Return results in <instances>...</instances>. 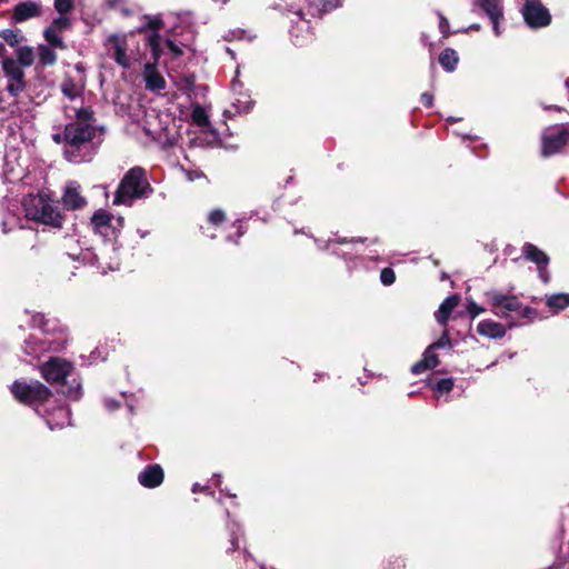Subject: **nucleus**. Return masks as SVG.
Masks as SVG:
<instances>
[{
  "label": "nucleus",
  "instance_id": "1",
  "mask_svg": "<svg viewBox=\"0 0 569 569\" xmlns=\"http://www.w3.org/2000/svg\"><path fill=\"white\" fill-rule=\"evenodd\" d=\"M94 121L92 109L81 107L76 110L74 119L66 126L63 154L69 162L82 163L93 159L99 144L93 141L98 133Z\"/></svg>",
  "mask_w": 569,
  "mask_h": 569
},
{
  "label": "nucleus",
  "instance_id": "2",
  "mask_svg": "<svg viewBox=\"0 0 569 569\" xmlns=\"http://www.w3.org/2000/svg\"><path fill=\"white\" fill-rule=\"evenodd\" d=\"M152 191L146 170L133 167L121 179L114 193L113 204L131 207L136 200L148 198Z\"/></svg>",
  "mask_w": 569,
  "mask_h": 569
},
{
  "label": "nucleus",
  "instance_id": "3",
  "mask_svg": "<svg viewBox=\"0 0 569 569\" xmlns=\"http://www.w3.org/2000/svg\"><path fill=\"white\" fill-rule=\"evenodd\" d=\"M73 366L69 361L60 358H50L47 362L41 366L42 377L51 383H63L67 385V378L71 376ZM66 397L72 400L80 399L81 383L73 379L69 386L61 391Z\"/></svg>",
  "mask_w": 569,
  "mask_h": 569
},
{
  "label": "nucleus",
  "instance_id": "4",
  "mask_svg": "<svg viewBox=\"0 0 569 569\" xmlns=\"http://www.w3.org/2000/svg\"><path fill=\"white\" fill-rule=\"evenodd\" d=\"M490 311L499 318L509 320L515 317L530 318L535 310L525 307L519 298L515 295H506L499 290H490L486 292Z\"/></svg>",
  "mask_w": 569,
  "mask_h": 569
},
{
  "label": "nucleus",
  "instance_id": "5",
  "mask_svg": "<svg viewBox=\"0 0 569 569\" xmlns=\"http://www.w3.org/2000/svg\"><path fill=\"white\" fill-rule=\"evenodd\" d=\"M26 217L53 228H61L63 216L58 208L43 196H29L23 201Z\"/></svg>",
  "mask_w": 569,
  "mask_h": 569
},
{
  "label": "nucleus",
  "instance_id": "6",
  "mask_svg": "<svg viewBox=\"0 0 569 569\" xmlns=\"http://www.w3.org/2000/svg\"><path fill=\"white\" fill-rule=\"evenodd\" d=\"M11 392L18 401L34 407L38 412V407L51 397V390L38 380H16L11 386Z\"/></svg>",
  "mask_w": 569,
  "mask_h": 569
},
{
  "label": "nucleus",
  "instance_id": "7",
  "mask_svg": "<svg viewBox=\"0 0 569 569\" xmlns=\"http://www.w3.org/2000/svg\"><path fill=\"white\" fill-rule=\"evenodd\" d=\"M1 67L8 79L7 91L12 97H17L26 88L23 68L12 58H3Z\"/></svg>",
  "mask_w": 569,
  "mask_h": 569
},
{
  "label": "nucleus",
  "instance_id": "8",
  "mask_svg": "<svg viewBox=\"0 0 569 569\" xmlns=\"http://www.w3.org/2000/svg\"><path fill=\"white\" fill-rule=\"evenodd\" d=\"M569 144V129L566 127L551 128L542 136L541 154L550 157L562 151Z\"/></svg>",
  "mask_w": 569,
  "mask_h": 569
},
{
  "label": "nucleus",
  "instance_id": "9",
  "mask_svg": "<svg viewBox=\"0 0 569 569\" xmlns=\"http://www.w3.org/2000/svg\"><path fill=\"white\" fill-rule=\"evenodd\" d=\"M521 12L526 23L531 28H542L551 21L548 9L536 0H527Z\"/></svg>",
  "mask_w": 569,
  "mask_h": 569
},
{
  "label": "nucleus",
  "instance_id": "10",
  "mask_svg": "<svg viewBox=\"0 0 569 569\" xmlns=\"http://www.w3.org/2000/svg\"><path fill=\"white\" fill-rule=\"evenodd\" d=\"M475 4L486 13L492 23L493 33L499 37L500 22L503 20L502 0H475Z\"/></svg>",
  "mask_w": 569,
  "mask_h": 569
},
{
  "label": "nucleus",
  "instance_id": "11",
  "mask_svg": "<svg viewBox=\"0 0 569 569\" xmlns=\"http://www.w3.org/2000/svg\"><path fill=\"white\" fill-rule=\"evenodd\" d=\"M107 46L109 51L112 52V58L117 64L124 69L130 68V59L127 56L128 43L126 34H110L107 39Z\"/></svg>",
  "mask_w": 569,
  "mask_h": 569
},
{
  "label": "nucleus",
  "instance_id": "12",
  "mask_svg": "<svg viewBox=\"0 0 569 569\" xmlns=\"http://www.w3.org/2000/svg\"><path fill=\"white\" fill-rule=\"evenodd\" d=\"M296 19L291 20L290 36L296 46H303L311 40L309 21L303 17L301 10L295 12Z\"/></svg>",
  "mask_w": 569,
  "mask_h": 569
},
{
  "label": "nucleus",
  "instance_id": "13",
  "mask_svg": "<svg viewBox=\"0 0 569 569\" xmlns=\"http://www.w3.org/2000/svg\"><path fill=\"white\" fill-rule=\"evenodd\" d=\"M113 217L104 210H98L91 218L93 230L106 239L116 237L117 228L112 224Z\"/></svg>",
  "mask_w": 569,
  "mask_h": 569
},
{
  "label": "nucleus",
  "instance_id": "14",
  "mask_svg": "<svg viewBox=\"0 0 569 569\" xmlns=\"http://www.w3.org/2000/svg\"><path fill=\"white\" fill-rule=\"evenodd\" d=\"M41 4L36 1L19 2L12 10L11 19L14 23H21L41 16Z\"/></svg>",
  "mask_w": 569,
  "mask_h": 569
},
{
  "label": "nucleus",
  "instance_id": "15",
  "mask_svg": "<svg viewBox=\"0 0 569 569\" xmlns=\"http://www.w3.org/2000/svg\"><path fill=\"white\" fill-rule=\"evenodd\" d=\"M62 204L67 210L81 209L87 204L86 198L80 192V186L76 181L68 182L62 196Z\"/></svg>",
  "mask_w": 569,
  "mask_h": 569
},
{
  "label": "nucleus",
  "instance_id": "16",
  "mask_svg": "<svg viewBox=\"0 0 569 569\" xmlns=\"http://www.w3.org/2000/svg\"><path fill=\"white\" fill-rule=\"evenodd\" d=\"M161 26L162 21L159 18H149L147 26L139 29V32L144 31L146 28L151 30V33L147 37V43L150 47L156 61L161 54L160 34L158 33Z\"/></svg>",
  "mask_w": 569,
  "mask_h": 569
},
{
  "label": "nucleus",
  "instance_id": "17",
  "mask_svg": "<svg viewBox=\"0 0 569 569\" xmlns=\"http://www.w3.org/2000/svg\"><path fill=\"white\" fill-rule=\"evenodd\" d=\"M71 411L66 406L57 407L52 412L46 416V422L51 430L61 429L71 422Z\"/></svg>",
  "mask_w": 569,
  "mask_h": 569
},
{
  "label": "nucleus",
  "instance_id": "18",
  "mask_svg": "<svg viewBox=\"0 0 569 569\" xmlns=\"http://www.w3.org/2000/svg\"><path fill=\"white\" fill-rule=\"evenodd\" d=\"M138 480L146 488H156L163 481V470L159 465L148 466L139 473Z\"/></svg>",
  "mask_w": 569,
  "mask_h": 569
},
{
  "label": "nucleus",
  "instance_id": "19",
  "mask_svg": "<svg viewBox=\"0 0 569 569\" xmlns=\"http://www.w3.org/2000/svg\"><path fill=\"white\" fill-rule=\"evenodd\" d=\"M459 295H451L441 302L439 309L435 313L436 320L439 325L447 327L450 313L459 305Z\"/></svg>",
  "mask_w": 569,
  "mask_h": 569
},
{
  "label": "nucleus",
  "instance_id": "20",
  "mask_svg": "<svg viewBox=\"0 0 569 569\" xmlns=\"http://www.w3.org/2000/svg\"><path fill=\"white\" fill-rule=\"evenodd\" d=\"M146 88L150 91H160L166 88L164 78L157 71L153 64L147 63L143 71Z\"/></svg>",
  "mask_w": 569,
  "mask_h": 569
},
{
  "label": "nucleus",
  "instance_id": "21",
  "mask_svg": "<svg viewBox=\"0 0 569 569\" xmlns=\"http://www.w3.org/2000/svg\"><path fill=\"white\" fill-rule=\"evenodd\" d=\"M477 331L479 335L490 339H499L506 335L505 327L493 320H482L478 323Z\"/></svg>",
  "mask_w": 569,
  "mask_h": 569
},
{
  "label": "nucleus",
  "instance_id": "22",
  "mask_svg": "<svg viewBox=\"0 0 569 569\" xmlns=\"http://www.w3.org/2000/svg\"><path fill=\"white\" fill-rule=\"evenodd\" d=\"M522 256L527 260L536 263L537 267L548 266L549 260H550L546 252H543L537 246H535V244H532L530 242H526L522 246Z\"/></svg>",
  "mask_w": 569,
  "mask_h": 569
},
{
  "label": "nucleus",
  "instance_id": "23",
  "mask_svg": "<svg viewBox=\"0 0 569 569\" xmlns=\"http://www.w3.org/2000/svg\"><path fill=\"white\" fill-rule=\"evenodd\" d=\"M308 1V12L312 17H320L326 12H329L340 6L338 0H319V1Z\"/></svg>",
  "mask_w": 569,
  "mask_h": 569
},
{
  "label": "nucleus",
  "instance_id": "24",
  "mask_svg": "<svg viewBox=\"0 0 569 569\" xmlns=\"http://www.w3.org/2000/svg\"><path fill=\"white\" fill-rule=\"evenodd\" d=\"M49 341H40L38 338L30 336L24 340L23 351L31 357H39L40 353L49 349Z\"/></svg>",
  "mask_w": 569,
  "mask_h": 569
},
{
  "label": "nucleus",
  "instance_id": "25",
  "mask_svg": "<svg viewBox=\"0 0 569 569\" xmlns=\"http://www.w3.org/2000/svg\"><path fill=\"white\" fill-rule=\"evenodd\" d=\"M459 58L458 53L451 49H445L439 56V63L447 72H452L456 70Z\"/></svg>",
  "mask_w": 569,
  "mask_h": 569
},
{
  "label": "nucleus",
  "instance_id": "26",
  "mask_svg": "<svg viewBox=\"0 0 569 569\" xmlns=\"http://www.w3.org/2000/svg\"><path fill=\"white\" fill-rule=\"evenodd\" d=\"M61 92L70 100H74L82 93V86L78 84L71 77L67 76L61 82Z\"/></svg>",
  "mask_w": 569,
  "mask_h": 569
},
{
  "label": "nucleus",
  "instance_id": "27",
  "mask_svg": "<svg viewBox=\"0 0 569 569\" xmlns=\"http://www.w3.org/2000/svg\"><path fill=\"white\" fill-rule=\"evenodd\" d=\"M16 54H17L16 61L19 62V64L22 68L32 66V63L34 61V51L31 47H28V46L19 47L16 51Z\"/></svg>",
  "mask_w": 569,
  "mask_h": 569
},
{
  "label": "nucleus",
  "instance_id": "28",
  "mask_svg": "<svg viewBox=\"0 0 569 569\" xmlns=\"http://www.w3.org/2000/svg\"><path fill=\"white\" fill-rule=\"evenodd\" d=\"M547 306L558 310L566 309L569 307V295L568 293H555L547 298Z\"/></svg>",
  "mask_w": 569,
  "mask_h": 569
},
{
  "label": "nucleus",
  "instance_id": "29",
  "mask_svg": "<svg viewBox=\"0 0 569 569\" xmlns=\"http://www.w3.org/2000/svg\"><path fill=\"white\" fill-rule=\"evenodd\" d=\"M0 38H2L10 47H17L23 40L20 31L12 29L1 30Z\"/></svg>",
  "mask_w": 569,
  "mask_h": 569
},
{
  "label": "nucleus",
  "instance_id": "30",
  "mask_svg": "<svg viewBox=\"0 0 569 569\" xmlns=\"http://www.w3.org/2000/svg\"><path fill=\"white\" fill-rule=\"evenodd\" d=\"M39 61L42 66H52L57 61L56 52L48 46L39 47Z\"/></svg>",
  "mask_w": 569,
  "mask_h": 569
},
{
  "label": "nucleus",
  "instance_id": "31",
  "mask_svg": "<svg viewBox=\"0 0 569 569\" xmlns=\"http://www.w3.org/2000/svg\"><path fill=\"white\" fill-rule=\"evenodd\" d=\"M192 121L199 127H206L209 124V116L204 108L196 106L191 113Z\"/></svg>",
  "mask_w": 569,
  "mask_h": 569
},
{
  "label": "nucleus",
  "instance_id": "32",
  "mask_svg": "<svg viewBox=\"0 0 569 569\" xmlns=\"http://www.w3.org/2000/svg\"><path fill=\"white\" fill-rule=\"evenodd\" d=\"M30 326L32 328H38L46 333L53 330V328L49 327V320H46L42 313L32 315L30 319Z\"/></svg>",
  "mask_w": 569,
  "mask_h": 569
},
{
  "label": "nucleus",
  "instance_id": "33",
  "mask_svg": "<svg viewBox=\"0 0 569 569\" xmlns=\"http://www.w3.org/2000/svg\"><path fill=\"white\" fill-rule=\"evenodd\" d=\"M43 36L51 46L60 49L66 48L62 38L57 33V31L53 28L46 29Z\"/></svg>",
  "mask_w": 569,
  "mask_h": 569
},
{
  "label": "nucleus",
  "instance_id": "34",
  "mask_svg": "<svg viewBox=\"0 0 569 569\" xmlns=\"http://www.w3.org/2000/svg\"><path fill=\"white\" fill-rule=\"evenodd\" d=\"M421 360L428 369L435 368L439 362L438 356L433 352V349L430 346L426 349Z\"/></svg>",
  "mask_w": 569,
  "mask_h": 569
},
{
  "label": "nucleus",
  "instance_id": "35",
  "mask_svg": "<svg viewBox=\"0 0 569 569\" xmlns=\"http://www.w3.org/2000/svg\"><path fill=\"white\" fill-rule=\"evenodd\" d=\"M73 8V0H54V9L60 14H66Z\"/></svg>",
  "mask_w": 569,
  "mask_h": 569
},
{
  "label": "nucleus",
  "instance_id": "36",
  "mask_svg": "<svg viewBox=\"0 0 569 569\" xmlns=\"http://www.w3.org/2000/svg\"><path fill=\"white\" fill-rule=\"evenodd\" d=\"M430 347L432 349H440V348H445V347H451V342H450V338H449V331H448V329L446 327H445V330H443L441 337L439 338V340L433 342L432 345H430Z\"/></svg>",
  "mask_w": 569,
  "mask_h": 569
},
{
  "label": "nucleus",
  "instance_id": "37",
  "mask_svg": "<svg viewBox=\"0 0 569 569\" xmlns=\"http://www.w3.org/2000/svg\"><path fill=\"white\" fill-rule=\"evenodd\" d=\"M453 388V380L451 378H443V379H440L435 389L439 392H450Z\"/></svg>",
  "mask_w": 569,
  "mask_h": 569
},
{
  "label": "nucleus",
  "instance_id": "38",
  "mask_svg": "<svg viewBox=\"0 0 569 569\" xmlns=\"http://www.w3.org/2000/svg\"><path fill=\"white\" fill-rule=\"evenodd\" d=\"M380 280L385 286H391L396 280V274L392 269L385 268L380 273Z\"/></svg>",
  "mask_w": 569,
  "mask_h": 569
},
{
  "label": "nucleus",
  "instance_id": "39",
  "mask_svg": "<svg viewBox=\"0 0 569 569\" xmlns=\"http://www.w3.org/2000/svg\"><path fill=\"white\" fill-rule=\"evenodd\" d=\"M467 311L471 316L472 319H475L480 313L485 312V309L477 305L473 300L467 301Z\"/></svg>",
  "mask_w": 569,
  "mask_h": 569
},
{
  "label": "nucleus",
  "instance_id": "40",
  "mask_svg": "<svg viewBox=\"0 0 569 569\" xmlns=\"http://www.w3.org/2000/svg\"><path fill=\"white\" fill-rule=\"evenodd\" d=\"M224 220V212L220 209H214L209 214V222L213 226L222 223Z\"/></svg>",
  "mask_w": 569,
  "mask_h": 569
},
{
  "label": "nucleus",
  "instance_id": "41",
  "mask_svg": "<svg viewBox=\"0 0 569 569\" xmlns=\"http://www.w3.org/2000/svg\"><path fill=\"white\" fill-rule=\"evenodd\" d=\"M53 26L60 28V29H66L70 26V20L69 18L67 17H59L57 19L53 20Z\"/></svg>",
  "mask_w": 569,
  "mask_h": 569
},
{
  "label": "nucleus",
  "instance_id": "42",
  "mask_svg": "<svg viewBox=\"0 0 569 569\" xmlns=\"http://www.w3.org/2000/svg\"><path fill=\"white\" fill-rule=\"evenodd\" d=\"M538 273H539V278L545 282H549V279H550V274H549V271L547 270V266H540L538 267Z\"/></svg>",
  "mask_w": 569,
  "mask_h": 569
},
{
  "label": "nucleus",
  "instance_id": "43",
  "mask_svg": "<svg viewBox=\"0 0 569 569\" xmlns=\"http://www.w3.org/2000/svg\"><path fill=\"white\" fill-rule=\"evenodd\" d=\"M439 29H440V32L446 37L448 36V29H449V22L448 20L440 16V20H439Z\"/></svg>",
  "mask_w": 569,
  "mask_h": 569
},
{
  "label": "nucleus",
  "instance_id": "44",
  "mask_svg": "<svg viewBox=\"0 0 569 569\" xmlns=\"http://www.w3.org/2000/svg\"><path fill=\"white\" fill-rule=\"evenodd\" d=\"M104 406L109 411H114L120 407V403L114 399L107 398L104 399Z\"/></svg>",
  "mask_w": 569,
  "mask_h": 569
},
{
  "label": "nucleus",
  "instance_id": "45",
  "mask_svg": "<svg viewBox=\"0 0 569 569\" xmlns=\"http://www.w3.org/2000/svg\"><path fill=\"white\" fill-rule=\"evenodd\" d=\"M428 368L425 366V363L422 362V360L418 361L417 363H415L411 368V371L412 373L415 375H420L425 370H427Z\"/></svg>",
  "mask_w": 569,
  "mask_h": 569
},
{
  "label": "nucleus",
  "instance_id": "46",
  "mask_svg": "<svg viewBox=\"0 0 569 569\" xmlns=\"http://www.w3.org/2000/svg\"><path fill=\"white\" fill-rule=\"evenodd\" d=\"M421 102L427 107L430 108L433 104V97L432 94L428 92H423L421 94Z\"/></svg>",
  "mask_w": 569,
  "mask_h": 569
},
{
  "label": "nucleus",
  "instance_id": "47",
  "mask_svg": "<svg viewBox=\"0 0 569 569\" xmlns=\"http://www.w3.org/2000/svg\"><path fill=\"white\" fill-rule=\"evenodd\" d=\"M166 42H167L168 48L170 49V51L173 52L174 56H180L182 53L180 48L173 41L167 40Z\"/></svg>",
  "mask_w": 569,
  "mask_h": 569
},
{
  "label": "nucleus",
  "instance_id": "48",
  "mask_svg": "<svg viewBox=\"0 0 569 569\" xmlns=\"http://www.w3.org/2000/svg\"><path fill=\"white\" fill-rule=\"evenodd\" d=\"M6 52H7V50H6L4 43L0 42V58H1V61H3V58H7L6 57Z\"/></svg>",
  "mask_w": 569,
  "mask_h": 569
},
{
  "label": "nucleus",
  "instance_id": "49",
  "mask_svg": "<svg viewBox=\"0 0 569 569\" xmlns=\"http://www.w3.org/2000/svg\"><path fill=\"white\" fill-rule=\"evenodd\" d=\"M206 488L204 487H201L199 483H194L192 486V492L193 493H197V492H200V491H203Z\"/></svg>",
  "mask_w": 569,
  "mask_h": 569
},
{
  "label": "nucleus",
  "instance_id": "50",
  "mask_svg": "<svg viewBox=\"0 0 569 569\" xmlns=\"http://www.w3.org/2000/svg\"><path fill=\"white\" fill-rule=\"evenodd\" d=\"M231 545H232L233 550H236L238 548V542L233 535L231 536Z\"/></svg>",
  "mask_w": 569,
  "mask_h": 569
},
{
  "label": "nucleus",
  "instance_id": "51",
  "mask_svg": "<svg viewBox=\"0 0 569 569\" xmlns=\"http://www.w3.org/2000/svg\"><path fill=\"white\" fill-rule=\"evenodd\" d=\"M238 86H239V81H238L237 79H234V80L232 81V84H231L232 91H234V92H236V91H237V87H238Z\"/></svg>",
  "mask_w": 569,
  "mask_h": 569
},
{
  "label": "nucleus",
  "instance_id": "52",
  "mask_svg": "<svg viewBox=\"0 0 569 569\" xmlns=\"http://www.w3.org/2000/svg\"><path fill=\"white\" fill-rule=\"evenodd\" d=\"M54 140L59 142V141H60V136H59V134H56V136H54Z\"/></svg>",
  "mask_w": 569,
  "mask_h": 569
},
{
  "label": "nucleus",
  "instance_id": "53",
  "mask_svg": "<svg viewBox=\"0 0 569 569\" xmlns=\"http://www.w3.org/2000/svg\"><path fill=\"white\" fill-rule=\"evenodd\" d=\"M10 112H11V113H17V112H18V108H16V109H11V110H10Z\"/></svg>",
  "mask_w": 569,
  "mask_h": 569
},
{
  "label": "nucleus",
  "instance_id": "54",
  "mask_svg": "<svg viewBox=\"0 0 569 569\" xmlns=\"http://www.w3.org/2000/svg\"><path fill=\"white\" fill-rule=\"evenodd\" d=\"M118 224L121 226L122 224V218H119L118 220Z\"/></svg>",
  "mask_w": 569,
  "mask_h": 569
},
{
  "label": "nucleus",
  "instance_id": "55",
  "mask_svg": "<svg viewBox=\"0 0 569 569\" xmlns=\"http://www.w3.org/2000/svg\"><path fill=\"white\" fill-rule=\"evenodd\" d=\"M566 87L569 89V78L566 80Z\"/></svg>",
  "mask_w": 569,
  "mask_h": 569
},
{
  "label": "nucleus",
  "instance_id": "56",
  "mask_svg": "<svg viewBox=\"0 0 569 569\" xmlns=\"http://www.w3.org/2000/svg\"><path fill=\"white\" fill-rule=\"evenodd\" d=\"M243 231H241L240 229L238 230V237L242 236Z\"/></svg>",
  "mask_w": 569,
  "mask_h": 569
},
{
  "label": "nucleus",
  "instance_id": "57",
  "mask_svg": "<svg viewBox=\"0 0 569 569\" xmlns=\"http://www.w3.org/2000/svg\"><path fill=\"white\" fill-rule=\"evenodd\" d=\"M448 121H450V122H455V121H456V119L450 118V119H448Z\"/></svg>",
  "mask_w": 569,
  "mask_h": 569
},
{
  "label": "nucleus",
  "instance_id": "58",
  "mask_svg": "<svg viewBox=\"0 0 569 569\" xmlns=\"http://www.w3.org/2000/svg\"><path fill=\"white\" fill-rule=\"evenodd\" d=\"M129 410H130V412L132 413V411H133L132 406H129Z\"/></svg>",
  "mask_w": 569,
  "mask_h": 569
}]
</instances>
